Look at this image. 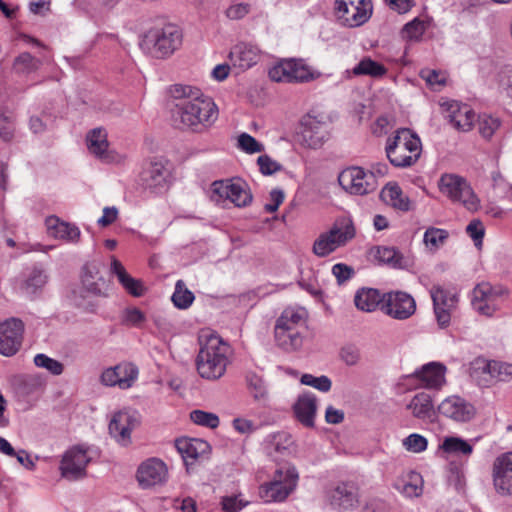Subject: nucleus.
Returning a JSON list of instances; mask_svg holds the SVG:
<instances>
[{"label": "nucleus", "mask_w": 512, "mask_h": 512, "mask_svg": "<svg viewBox=\"0 0 512 512\" xmlns=\"http://www.w3.org/2000/svg\"><path fill=\"white\" fill-rule=\"evenodd\" d=\"M176 101L172 109L174 125L183 131L202 133L209 130L218 119V107L199 88L175 84L170 88Z\"/></svg>", "instance_id": "1"}, {"label": "nucleus", "mask_w": 512, "mask_h": 512, "mask_svg": "<svg viewBox=\"0 0 512 512\" xmlns=\"http://www.w3.org/2000/svg\"><path fill=\"white\" fill-rule=\"evenodd\" d=\"M200 350L196 358L199 375L208 380L221 378L229 362L230 346L211 331L199 335Z\"/></svg>", "instance_id": "2"}, {"label": "nucleus", "mask_w": 512, "mask_h": 512, "mask_svg": "<svg viewBox=\"0 0 512 512\" xmlns=\"http://www.w3.org/2000/svg\"><path fill=\"white\" fill-rule=\"evenodd\" d=\"M385 152L393 166L410 167L421 155V140L410 129L401 128L387 138Z\"/></svg>", "instance_id": "3"}, {"label": "nucleus", "mask_w": 512, "mask_h": 512, "mask_svg": "<svg viewBox=\"0 0 512 512\" xmlns=\"http://www.w3.org/2000/svg\"><path fill=\"white\" fill-rule=\"evenodd\" d=\"M182 31L175 24H165L149 29L143 36L140 46L154 58L171 56L182 45Z\"/></svg>", "instance_id": "4"}, {"label": "nucleus", "mask_w": 512, "mask_h": 512, "mask_svg": "<svg viewBox=\"0 0 512 512\" xmlns=\"http://www.w3.org/2000/svg\"><path fill=\"white\" fill-rule=\"evenodd\" d=\"M304 309H285L274 327L275 340L286 351H295L303 345V332L306 328Z\"/></svg>", "instance_id": "5"}, {"label": "nucleus", "mask_w": 512, "mask_h": 512, "mask_svg": "<svg viewBox=\"0 0 512 512\" xmlns=\"http://www.w3.org/2000/svg\"><path fill=\"white\" fill-rule=\"evenodd\" d=\"M355 236L356 228L353 221L349 218H338L328 230L321 232L314 240L312 253L319 258H325L346 246Z\"/></svg>", "instance_id": "6"}, {"label": "nucleus", "mask_w": 512, "mask_h": 512, "mask_svg": "<svg viewBox=\"0 0 512 512\" xmlns=\"http://www.w3.org/2000/svg\"><path fill=\"white\" fill-rule=\"evenodd\" d=\"M298 472L290 464L276 469L273 479L259 487V496L265 503L284 501L296 488Z\"/></svg>", "instance_id": "7"}, {"label": "nucleus", "mask_w": 512, "mask_h": 512, "mask_svg": "<svg viewBox=\"0 0 512 512\" xmlns=\"http://www.w3.org/2000/svg\"><path fill=\"white\" fill-rule=\"evenodd\" d=\"M438 186L440 192L452 202L462 204L469 211L479 209L480 201L464 177L452 173L443 174Z\"/></svg>", "instance_id": "8"}, {"label": "nucleus", "mask_w": 512, "mask_h": 512, "mask_svg": "<svg viewBox=\"0 0 512 512\" xmlns=\"http://www.w3.org/2000/svg\"><path fill=\"white\" fill-rule=\"evenodd\" d=\"M320 73L309 67L302 59H283L269 70L274 82L304 83L317 79Z\"/></svg>", "instance_id": "9"}, {"label": "nucleus", "mask_w": 512, "mask_h": 512, "mask_svg": "<svg viewBox=\"0 0 512 512\" xmlns=\"http://www.w3.org/2000/svg\"><path fill=\"white\" fill-rule=\"evenodd\" d=\"M470 375L479 386L489 387L499 381H510L512 364L478 358L472 363Z\"/></svg>", "instance_id": "10"}, {"label": "nucleus", "mask_w": 512, "mask_h": 512, "mask_svg": "<svg viewBox=\"0 0 512 512\" xmlns=\"http://www.w3.org/2000/svg\"><path fill=\"white\" fill-rule=\"evenodd\" d=\"M335 15L347 27H359L366 23L373 11L371 0H335Z\"/></svg>", "instance_id": "11"}, {"label": "nucleus", "mask_w": 512, "mask_h": 512, "mask_svg": "<svg viewBox=\"0 0 512 512\" xmlns=\"http://www.w3.org/2000/svg\"><path fill=\"white\" fill-rule=\"evenodd\" d=\"M339 185L348 193L365 195L375 191L378 187L375 172L365 171L361 167H348L338 175Z\"/></svg>", "instance_id": "12"}, {"label": "nucleus", "mask_w": 512, "mask_h": 512, "mask_svg": "<svg viewBox=\"0 0 512 512\" xmlns=\"http://www.w3.org/2000/svg\"><path fill=\"white\" fill-rule=\"evenodd\" d=\"M506 297V292L501 287H493L490 283H480L473 290L472 305L480 314L492 316Z\"/></svg>", "instance_id": "13"}, {"label": "nucleus", "mask_w": 512, "mask_h": 512, "mask_svg": "<svg viewBox=\"0 0 512 512\" xmlns=\"http://www.w3.org/2000/svg\"><path fill=\"white\" fill-rule=\"evenodd\" d=\"M381 311L397 320H405L411 317L416 311L414 298L403 291H392L384 294Z\"/></svg>", "instance_id": "14"}, {"label": "nucleus", "mask_w": 512, "mask_h": 512, "mask_svg": "<svg viewBox=\"0 0 512 512\" xmlns=\"http://www.w3.org/2000/svg\"><path fill=\"white\" fill-rule=\"evenodd\" d=\"M212 198L230 200L237 207H245L252 201V194L247 185L241 181H215L212 184Z\"/></svg>", "instance_id": "15"}, {"label": "nucleus", "mask_w": 512, "mask_h": 512, "mask_svg": "<svg viewBox=\"0 0 512 512\" xmlns=\"http://www.w3.org/2000/svg\"><path fill=\"white\" fill-rule=\"evenodd\" d=\"M90 462L87 450L81 446H75L62 457L60 463L61 476L67 480L75 481L86 476V467Z\"/></svg>", "instance_id": "16"}, {"label": "nucleus", "mask_w": 512, "mask_h": 512, "mask_svg": "<svg viewBox=\"0 0 512 512\" xmlns=\"http://www.w3.org/2000/svg\"><path fill=\"white\" fill-rule=\"evenodd\" d=\"M491 476L494 490L498 495H512V452L496 457L492 464Z\"/></svg>", "instance_id": "17"}, {"label": "nucleus", "mask_w": 512, "mask_h": 512, "mask_svg": "<svg viewBox=\"0 0 512 512\" xmlns=\"http://www.w3.org/2000/svg\"><path fill=\"white\" fill-rule=\"evenodd\" d=\"M24 323L18 318H10L0 323V353L12 356L22 345Z\"/></svg>", "instance_id": "18"}, {"label": "nucleus", "mask_w": 512, "mask_h": 512, "mask_svg": "<svg viewBox=\"0 0 512 512\" xmlns=\"http://www.w3.org/2000/svg\"><path fill=\"white\" fill-rule=\"evenodd\" d=\"M138 373V368L134 364L123 362L105 369L100 376V381L105 386H117L125 390L133 386L138 378Z\"/></svg>", "instance_id": "19"}, {"label": "nucleus", "mask_w": 512, "mask_h": 512, "mask_svg": "<svg viewBox=\"0 0 512 512\" xmlns=\"http://www.w3.org/2000/svg\"><path fill=\"white\" fill-rule=\"evenodd\" d=\"M168 178L169 170L165 161L160 158H152L146 163L140 174L141 185L152 192H160L166 189Z\"/></svg>", "instance_id": "20"}, {"label": "nucleus", "mask_w": 512, "mask_h": 512, "mask_svg": "<svg viewBox=\"0 0 512 512\" xmlns=\"http://www.w3.org/2000/svg\"><path fill=\"white\" fill-rule=\"evenodd\" d=\"M139 425L135 412L119 411L113 415L109 423L110 435L122 446L131 443V432Z\"/></svg>", "instance_id": "21"}, {"label": "nucleus", "mask_w": 512, "mask_h": 512, "mask_svg": "<svg viewBox=\"0 0 512 512\" xmlns=\"http://www.w3.org/2000/svg\"><path fill=\"white\" fill-rule=\"evenodd\" d=\"M438 412L452 421L464 423L472 420L476 414L475 407L460 396H449L438 405Z\"/></svg>", "instance_id": "22"}, {"label": "nucleus", "mask_w": 512, "mask_h": 512, "mask_svg": "<svg viewBox=\"0 0 512 512\" xmlns=\"http://www.w3.org/2000/svg\"><path fill=\"white\" fill-rule=\"evenodd\" d=\"M167 477L166 464L158 458H150L144 461L137 470V480L143 488L163 484Z\"/></svg>", "instance_id": "23"}, {"label": "nucleus", "mask_w": 512, "mask_h": 512, "mask_svg": "<svg viewBox=\"0 0 512 512\" xmlns=\"http://www.w3.org/2000/svg\"><path fill=\"white\" fill-rule=\"evenodd\" d=\"M430 293L437 322L440 327H447L450 323L451 311L456 307L457 297L440 286L432 287Z\"/></svg>", "instance_id": "24"}, {"label": "nucleus", "mask_w": 512, "mask_h": 512, "mask_svg": "<svg viewBox=\"0 0 512 512\" xmlns=\"http://www.w3.org/2000/svg\"><path fill=\"white\" fill-rule=\"evenodd\" d=\"M301 142L309 148H319L327 138V126L316 117L307 115L301 122Z\"/></svg>", "instance_id": "25"}, {"label": "nucleus", "mask_w": 512, "mask_h": 512, "mask_svg": "<svg viewBox=\"0 0 512 512\" xmlns=\"http://www.w3.org/2000/svg\"><path fill=\"white\" fill-rule=\"evenodd\" d=\"M175 446L187 467L199 459L206 458L211 450V446L207 441L198 438L177 439Z\"/></svg>", "instance_id": "26"}, {"label": "nucleus", "mask_w": 512, "mask_h": 512, "mask_svg": "<svg viewBox=\"0 0 512 512\" xmlns=\"http://www.w3.org/2000/svg\"><path fill=\"white\" fill-rule=\"evenodd\" d=\"M328 500L335 509H352L358 504L357 488L351 483L339 484L329 491Z\"/></svg>", "instance_id": "27"}, {"label": "nucleus", "mask_w": 512, "mask_h": 512, "mask_svg": "<svg viewBox=\"0 0 512 512\" xmlns=\"http://www.w3.org/2000/svg\"><path fill=\"white\" fill-rule=\"evenodd\" d=\"M445 372L444 365L431 362L416 370L412 376L421 382V386L438 389L445 383Z\"/></svg>", "instance_id": "28"}, {"label": "nucleus", "mask_w": 512, "mask_h": 512, "mask_svg": "<svg viewBox=\"0 0 512 512\" xmlns=\"http://www.w3.org/2000/svg\"><path fill=\"white\" fill-rule=\"evenodd\" d=\"M232 65L245 71L255 65L259 60V49L247 43L236 44L229 53Z\"/></svg>", "instance_id": "29"}, {"label": "nucleus", "mask_w": 512, "mask_h": 512, "mask_svg": "<svg viewBox=\"0 0 512 512\" xmlns=\"http://www.w3.org/2000/svg\"><path fill=\"white\" fill-rule=\"evenodd\" d=\"M87 149L90 154L104 162L112 161L109 151L107 132L103 128H94L86 136Z\"/></svg>", "instance_id": "30"}, {"label": "nucleus", "mask_w": 512, "mask_h": 512, "mask_svg": "<svg viewBox=\"0 0 512 512\" xmlns=\"http://www.w3.org/2000/svg\"><path fill=\"white\" fill-rule=\"evenodd\" d=\"M449 122L459 131L467 132L471 130L475 121L474 111L465 104H459L453 101L448 104Z\"/></svg>", "instance_id": "31"}, {"label": "nucleus", "mask_w": 512, "mask_h": 512, "mask_svg": "<svg viewBox=\"0 0 512 512\" xmlns=\"http://www.w3.org/2000/svg\"><path fill=\"white\" fill-rule=\"evenodd\" d=\"M46 227L49 235L56 239L71 243H77L80 239L81 232L76 225L61 221L56 216L46 219Z\"/></svg>", "instance_id": "32"}, {"label": "nucleus", "mask_w": 512, "mask_h": 512, "mask_svg": "<svg viewBox=\"0 0 512 512\" xmlns=\"http://www.w3.org/2000/svg\"><path fill=\"white\" fill-rule=\"evenodd\" d=\"M110 272L117 277L122 287L132 296L141 297L145 293L143 283L128 274L123 264L115 256L111 257Z\"/></svg>", "instance_id": "33"}, {"label": "nucleus", "mask_w": 512, "mask_h": 512, "mask_svg": "<svg viewBox=\"0 0 512 512\" xmlns=\"http://www.w3.org/2000/svg\"><path fill=\"white\" fill-rule=\"evenodd\" d=\"M316 409V397L313 394L299 396L293 406L297 420L306 427L314 426Z\"/></svg>", "instance_id": "34"}, {"label": "nucleus", "mask_w": 512, "mask_h": 512, "mask_svg": "<svg viewBox=\"0 0 512 512\" xmlns=\"http://www.w3.org/2000/svg\"><path fill=\"white\" fill-rule=\"evenodd\" d=\"M384 294L374 288H361L354 296V304L357 309L364 312H373L377 308L381 310Z\"/></svg>", "instance_id": "35"}, {"label": "nucleus", "mask_w": 512, "mask_h": 512, "mask_svg": "<svg viewBox=\"0 0 512 512\" xmlns=\"http://www.w3.org/2000/svg\"><path fill=\"white\" fill-rule=\"evenodd\" d=\"M394 487L405 497H419L423 492V480L419 473L409 471L395 481Z\"/></svg>", "instance_id": "36"}, {"label": "nucleus", "mask_w": 512, "mask_h": 512, "mask_svg": "<svg viewBox=\"0 0 512 512\" xmlns=\"http://www.w3.org/2000/svg\"><path fill=\"white\" fill-rule=\"evenodd\" d=\"M407 409L418 419H430L435 415L432 396L427 392H419L413 396Z\"/></svg>", "instance_id": "37"}, {"label": "nucleus", "mask_w": 512, "mask_h": 512, "mask_svg": "<svg viewBox=\"0 0 512 512\" xmlns=\"http://www.w3.org/2000/svg\"><path fill=\"white\" fill-rule=\"evenodd\" d=\"M382 199L390 206L400 211H409L411 201L397 184H388L381 192Z\"/></svg>", "instance_id": "38"}, {"label": "nucleus", "mask_w": 512, "mask_h": 512, "mask_svg": "<svg viewBox=\"0 0 512 512\" xmlns=\"http://www.w3.org/2000/svg\"><path fill=\"white\" fill-rule=\"evenodd\" d=\"M82 283L84 288L94 295H103L107 290L106 281L98 276V270L94 265H86L83 268Z\"/></svg>", "instance_id": "39"}, {"label": "nucleus", "mask_w": 512, "mask_h": 512, "mask_svg": "<svg viewBox=\"0 0 512 512\" xmlns=\"http://www.w3.org/2000/svg\"><path fill=\"white\" fill-rule=\"evenodd\" d=\"M439 449L448 455L455 456L468 457L473 453V445L456 436L445 437L440 444Z\"/></svg>", "instance_id": "40"}, {"label": "nucleus", "mask_w": 512, "mask_h": 512, "mask_svg": "<svg viewBox=\"0 0 512 512\" xmlns=\"http://www.w3.org/2000/svg\"><path fill=\"white\" fill-rule=\"evenodd\" d=\"M376 258L392 268H404L407 265V259L394 247H378Z\"/></svg>", "instance_id": "41"}, {"label": "nucleus", "mask_w": 512, "mask_h": 512, "mask_svg": "<svg viewBox=\"0 0 512 512\" xmlns=\"http://www.w3.org/2000/svg\"><path fill=\"white\" fill-rule=\"evenodd\" d=\"M48 280L46 271L41 267H34L26 277L21 288L27 294H35L37 290L41 289Z\"/></svg>", "instance_id": "42"}, {"label": "nucleus", "mask_w": 512, "mask_h": 512, "mask_svg": "<svg viewBox=\"0 0 512 512\" xmlns=\"http://www.w3.org/2000/svg\"><path fill=\"white\" fill-rule=\"evenodd\" d=\"M427 27L428 25L424 20L416 17L403 26L401 37L406 41H419Z\"/></svg>", "instance_id": "43"}, {"label": "nucleus", "mask_w": 512, "mask_h": 512, "mask_svg": "<svg viewBox=\"0 0 512 512\" xmlns=\"http://www.w3.org/2000/svg\"><path fill=\"white\" fill-rule=\"evenodd\" d=\"M353 73L355 75L379 77L386 73V68L370 58H364L353 68Z\"/></svg>", "instance_id": "44"}, {"label": "nucleus", "mask_w": 512, "mask_h": 512, "mask_svg": "<svg viewBox=\"0 0 512 512\" xmlns=\"http://www.w3.org/2000/svg\"><path fill=\"white\" fill-rule=\"evenodd\" d=\"M171 299L176 307L186 309L192 304L194 295L186 288L185 283L182 280H178Z\"/></svg>", "instance_id": "45"}, {"label": "nucleus", "mask_w": 512, "mask_h": 512, "mask_svg": "<svg viewBox=\"0 0 512 512\" xmlns=\"http://www.w3.org/2000/svg\"><path fill=\"white\" fill-rule=\"evenodd\" d=\"M41 60L28 52L21 53L14 61V68L18 73L29 74L41 66Z\"/></svg>", "instance_id": "46"}, {"label": "nucleus", "mask_w": 512, "mask_h": 512, "mask_svg": "<svg viewBox=\"0 0 512 512\" xmlns=\"http://www.w3.org/2000/svg\"><path fill=\"white\" fill-rule=\"evenodd\" d=\"M14 132L13 113L6 109H0V138L6 142L11 141L14 137Z\"/></svg>", "instance_id": "47"}, {"label": "nucleus", "mask_w": 512, "mask_h": 512, "mask_svg": "<svg viewBox=\"0 0 512 512\" xmlns=\"http://www.w3.org/2000/svg\"><path fill=\"white\" fill-rule=\"evenodd\" d=\"M190 419L197 425L211 429L217 428L220 423L219 417L215 413L203 410H193L190 413Z\"/></svg>", "instance_id": "48"}, {"label": "nucleus", "mask_w": 512, "mask_h": 512, "mask_svg": "<svg viewBox=\"0 0 512 512\" xmlns=\"http://www.w3.org/2000/svg\"><path fill=\"white\" fill-rule=\"evenodd\" d=\"M501 121L491 115H482L479 117V133L485 139H491L494 133L499 129Z\"/></svg>", "instance_id": "49"}, {"label": "nucleus", "mask_w": 512, "mask_h": 512, "mask_svg": "<svg viewBox=\"0 0 512 512\" xmlns=\"http://www.w3.org/2000/svg\"><path fill=\"white\" fill-rule=\"evenodd\" d=\"M402 445L408 452L421 453L427 449L428 441L424 436L412 433L403 439Z\"/></svg>", "instance_id": "50"}, {"label": "nucleus", "mask_w": 512, "mask_h": 512, "mask_svg": "<svg viewBox=\"0 0 512 512\" xmlns=\"http://www.w3.org/2000/svg\"><path fill=\"white\" fill-rule=\"evenodd\" d=\"M248 388L256 400H263L267 396V389L261 377L250 373L246 377Z\"/></svg>", "instance_id": "51"}, {"label": "nucleus", "mask_w": 512, "mask_h": 512, "mask_svg": "<svg viewBox=\"0 0 512 512\" xmlns=\"http://www.w3.org/2000/svg\"><path fill=\"white\" fill-rule=\"evenodd\" d=\"M448 238V232L444 229L431 227L424 234V243L431 249H437Z\"/></svg>", "instance_id": "52"}, {"label": "nucleus", "mask_w": 512, "mask_h": 512, "mask_svg": "<svg viewBox=\"0 0 512 512\" xmlns=\"http://www.w3.org/2000/svg\"><path fill=\"white\" fill-rule=\"evenodd\" d=\"M34 364L48 370L53 375H60L64 370V366L61 362L52 359L45 354H37L34 357Z\"/></svg>", "instance_id": "53"}, {"label": "nucleus", "mask_w": 512, "mask_h": 512, "mask_svg": "<svg viewBox=\"0 0 512 512\" xmlns=\"http://www.w3.org/2000/svg\"><path fill=\"white\" fill-rule=\"evenodd\" d=\"M496 81L499 92L512 99V69L509 67L500 69Z\"/></svg>", "instance_id": "54"}, {"label": "nucleus", "mask_w": 512, "mask_h": 512, "mask_svg": "<svg viewBox=\"0 0 512 512\" xmlns=\"http://www.w3.org/2000/svg\"><path fill=\"white\" fill-rule=\"evenodd\" d=\"M301 383L311 386L322 392H328L331 389L332 382L327 376L315 377L311 374H303Z\"/></svg>", "instance_id": "55"}, {"label": "nucleus", "mask_w": 512, "mask_h": 512, "mask_svg": "<svg viewBox=\"0 0 512 512\" xmlns=\"http://www.w3.org/2000/svg\"><path fill=\"white\" fill-rule=\"evenodd\" d=\"M145 321V314L136 307H128L123 311L122 322L126 325L140 327Z\"/></svg>", "instance_id": "56"}, {"label": "nucleus", "mask_w": 512, "mask_h": 512, "mask_svg": "<svg viewBox=\"0 0 512 512\" xmlns=\"http://www.w3.org/2000/svg\"><path fill=\"white\" fill-rule=\"evenodd\" d=\"M238 146L240 149L250 154L259 153L264 150V146L247 133H242L238 137Z\"/></svg>", "instance_id": "57"}, {"label": "nucleus", "mask_w": 512, "mask_h": 512, "mask_svg": "<svg viewBox=\"0 0 512 512\" xmlns=\"http://www.w3.org/2000/svg\"><path fill=\"white\" fill-rule=\"evenodd\" d=\"M466 233L474 241L475 246L479 247L482 245L485 228L480 220H472L466 227Z\"/></svg>", "instance_id": "58"}, {"label": "nucleus", "mask_w": 512, "mask_h": 512, "mask_svg": "<svg viewBox=\"0 0 512 512\" xmlns=\"http://www.w3.org/2000/svg\"><path fill=\"white\" fill-rule=\"evenodd\" d=\"M332 274L335 276L337 283L342 285L354 276L355 271L353 267L347 264L337 263L332 267Z\"/></svg>", "instance_id": "59"}, {"label": "nucleus", "mask_w": 512, "mask_h": 512, "mask_svg": "<svg viewBox=\"0 0 512 512\" xmlns=\"http://www.w3.org/2000/svg\"><path fill=\"white\" fill-rule=\"evenodd\" d=\"M420 77L433 88L436 86L441 87L445 85L446 82V77L442 73L431 69H422L420 71Z\"/></svg>", "instance_id": "60"}, {"label": "nucleus", "mask_w": 512, "mask_h": 512, "mask_svg": "<svg viewBox=\"0 0 512 512\" xmlns=\"http://www.w3.org/2000/svg\"><path fill=\"white\" fill-rule=\"evenodd\" d=\"M260 172L264 175H272L282 169L281 164L273 160L268 155H261L257 159Z\"/></svg>", "instance_id": "61"}, {"label": "nucleus", "mask_w": 512, "mask_h": 512, "mask_svg": "<svg viewBox=\"0 0 512 512\" xmlns=\"http://www.w3.org/2000/svg\"><path fill=\"white\" fill-rule=\"evenodd\" d=\"M250 8L247 3L234 4L227 8L226 16L231 20H240L250 12Z\"/></svg>", "instance_id": "62"}, {"label": "nucleus", "mask_w": 512, "mask_h": 512, "mask_svg": "<svg viewBox=\"0 0 512 512\" xmlns=\"http://www.w3.org/2000/svg\"><path fill=\"white\" fill-rule=\"evenodd\" d=\"M222 508L226 512H238L244 508L248 502L239 499L237 496H226L221 501Z\"/></svg>", "instance_id": "63"}, {"label": "nucleus", "mask_w": 512, "mask_h": 512, "mask_svg": "<svg viewBox=\"0 0 512 512\" xmlns=\"http://www.w3.org/2000/svg\"><path fill=\"white\" fill-rule=\"evenodd\" d=\"M341 359L349 366L356 365L360 360L359 349L354 346H345L340 352Z\"/></svg>", "instance_id": "64"}]
</instances>
